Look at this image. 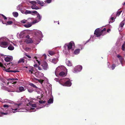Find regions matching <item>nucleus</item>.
<instances>
[{
  "label": "nucleus",
  "instance_id": "nucleus-43",
  "mask_svg": "<svg viewBox=\"0 0 125 125\" xmlns=\"http://www.w3.org/2000/svg\"><path fill=\"white\" fill-rule=\"evenodd\" d=\"M45 102L46 101H45L40 100L39 101V102L41 104H44Z\"/></svg>",
  "mask_w": 125,
  "mask_h": 125
},
{
  "label": "nucleus",
  "instance_id": "nucleus-30",
  "mask_svg": "<svg viewBox=\"0 0 125 125\" xmlns=\"http://www.w3.org/2000/svg\"><path fill=\"white\" fill-rule=\"evenodd\" d=\"M58 61V59H52V62L55 64L57 63Z\"/></svg>",
  "mask_w": 125,
  "mask_h": 125
},
{
  "label": "nucleus",
  "instance_id": "nucleus-40",
  "mask_svg": "<svg viewBox=\"0 0 125 125\" xmlns=\"http://www.w3.org/2000/svg\"><path fill=\"white\" fill-rule=\"evenodd\" d=\"M29 85H30L31 86H32L34 88H36L37 87L33 83H31L29 84Z\"/></svg>",
  "mask_w": 125,
  "mask_h": 125
},
{
  "label": "nucleus",
  "instance_id": "nucleus-27",
  "mask_svg": "<svg viewBox=\"0 0 125 125\" xmlns=\"http://www.w3.org/2000/svg\"><path fill=\"white\" fill-rule=\"evenodd\" d=\"M80 49L75 50L74 52V54L75 55L78 54L80 52Z\"/></svg>",
  "mask_w": 125,
  "mask_h": 125
},
{
  "label": "nucleus",
  "instance_id": "nucleus-51",
  "mask_svg": "<svg viewBox=\"0 0 125 125\" xmlns=\"http://www.w3.org/2000/svg\"><path fill=\"white\" fill-rule=\"evenodd\" d=\"M12 44L15 46L16 47L17 46V45L16 43H13L12 42H11Z\"/></svg>",
  "mask_w": 125,
  "mask_h": 125
},
{
  "label": "nucleus",
  "instance_id": "nucleus-32",
  "mask_svg": "<svg viewBox=\"0 0 125 125\" xmlns=\"http://www.w3.org/2000/svg\"><path fill=\"white\" fill-rule=\"evenodd\" d=\"M24 59L23 58H21L18 62V63H23L24 62Z\"/></svg>",
  "mask_w": 125,
  "mask_h": 125
},
{
  "label": "nucleus",
  "instance_id": "nucleus-15",
  "mask_svg": "<svg viewBox=\"0 0 125 125\" xmlns=\"http://www.w3.org/2000/svg\"><path fill=\"white\" fill-rule=\"evenodd\" d=\"M72 83L70 79L67 80L65 83L63 84V86H70L72 85Z\"/></svg>",
  "mask_w": 125,
  "mask_h": 125
},
{
  "label": "nucleus",
  "instance_id": "nucleus-7",
  "mask_svg": "<svg viewBox=\"0 0 125 125\" xmlns=\"http://www.w3.org/2000/svg\"><path fill=\"white\" fill-rule=\"evenodd\" d=\"M66 70L67 72V69L65 68V67L63 66H59L57 67L55 71V75L56 76H57L58 75L57 74L61 70H63L65 71Z\"/></svg>",
  "mask_w": 125,
  "mask_h": 125
},
{
  "label": "nucleus",
  "instance_id": "nucleus-55",
  "mask_svg": "<svg viewBox=\"0 0 125 125\" xmlns=\"http://www.w3.org/2000/svg\"><path fill=\"white\" fill-rule=\"evenodd\" d=\"M54 80H55L56 82H59V79L58 78H55L54 79Z\"/></svg>",
  "mask_w": 125,
  "mask_h": 125
},
{
  "label": "nucleus",
  "instance_id": "nucleus-36",
  "mask_svg": "<svg viewBox=\"0 0 125 125\" xmlns=\"http://www.w3.org/2000/svg\"><path fill=\"white\" fill-rule=\"evenodd\" d=\"M34 59H35V60H36V61L39 64V65H40L41 64L40 61L39 60H38V58H37L36 56L34 57Z\"/></svg>",
  "mask_w": 125,
  "mask_h": 125
},
{
  "label": "nucleus",
  "instance_id": "nucleus-1",
  "mask_svg": "<svg viewBox=\"0 0 125 125\" xmlns=\"http://www.w3.org/2000/svg\"><path fill=\"white\" fill-rule=\"evenodd\" d=\"M2 102L3 103H9L12 104L10 106L11 108L10 109V111L13 113L17 112H26L28 110L30 112H34L36 111V109H39V108H37L36 104H31L30 103L27 104L25 107H23L22 104H17L13 101L7 99H4Z\"/></svg>",
  "mask_w": 125,
  "mask_h": 125
},
{
  "label": "nucleus",
  "instance_id": "nucleus-33",
  "mask_svg": "<svg viewBox=\"0 0 125 125\" xmlns=\"http://www.w3.org/2000/svg\"><path fill=\"white\" fill-rule=\"evenodd\" d=\"M59 75L61 76H65L66 75L65 73L63 72H62L60 73H59Z\"/></svg>",
  "mask_w": 125,
  "mask_h": 125
},
{
  "label": "nucleus",
  "instance_id": "nucleus-62",
  "mask_svg": "<svg viewBox=\"0 0 125 125\" xmlns=\"http://www.w3.org/2000/svg\"><path fill=\"white\" fill-rule=\"evenodd\" d=\"M37 93L38 94H39L40 93V91H37Z\"/></svg>",
  "mask_w": 125,
  "mask_h": 125
},
{
  "label": "nucleus",
  "instance_id": "nucleus-9",
  "mask_svg": "<svg viewBox=\"0 0 125 125\" xmlns=\"http://www.w3.org/2000/svg\"><path fill=\"white\" fill-rule=\"evenodd\" d=\"M34 14H36L37 16V20H35L33 21V23H36L40 21L41 20L42 16L40 15L39 13L37 12V13H34Z\"/></svg>",
  "mask_w": 125,
  "mask_h": 125
},
{
  "label": "nucleus",
  "instance_id": "nucleus-39",
  "mask_svg": "<svg viewBox=\"0 0 125 125\" xmlns=\"http://www.w3.org/2000/svg\"><path fill=\"white\" fill-rule=\"evenodd\" d=\"M27 20L30 21V22H32L34 20V19L33 18H29Z\"/></svg>",
  "mask_w": 125,
  "mask_h": 125
},
{
  "label": "nucleus",
  "instance_id": "nucleus-23",
  "mask_svg": "<svg viewBox=\"0 0 125 125\" xmlns=\"http://www.w3.org/2000/svg\"><path fill=\"white\" fill-rule=\"evenodd\" d=\"M10 114L9 113L7 112H3L2 111L0 112V117L6 115H8Z\"/></svg>",
  "mask_w": 125,
  "mask_h": 125
},
{
  "label": "nucleus",
  "instance_id": "nucleus-57",
  "mask_svg": "<svg viewBox=\"0 0 125 125\" xmlns=\"http://www.w3.org/2000/svg\"><path fill=\"white\" fill-rule=\"evenodd\" d=\"M111 19L112 21H114V18L113 17H112L111 18Z\"/></svg>",
  "mask_w": 125,
  "mask_h": 125
},
{
  "label": "nucleus",
  "instance_id": "nucleus-34",
  "mask_svg": "<svg viewBox=\"0 0 125 125\" xmlns=\"http://www.w3.org/2000/svg\"><path fill=\"white\" fill-rule=\"evenodd\" d=\"M33 89L31 88H29L28 89V91L30 93H32L33 91Z\"/></svg>",
  "mask_w": 125,
  "mask_h": 125
},
{
  "label": "nucleus",
  "instance_id": "nucleus-16",
  "mask_svg": "<svg viewBox=\"0 0 125 125\" xmlns=\"http://www.w3.org/2000/svg\"><path fill=\"white\" fill-rule=\"evenodd\" d=\"M43 68L44 70H46L48 68V66L47 63L46 62H44L42 65Z\"/></svg>",
  "mask_w": 125,
  "mask_h": 125
},
{
  "label": "nucleus",
  "instance_id": "nucleus-59",
  "mask_svg": "<svg viewBox=\"0 0 125 125\" xmlns=\"http://www.w3.org/2000/svg\"><path fill=\"white\" fill-rule=\"evenodd\" d=\"M110 29H108L107 30V32H109L110 31Z\"/></svg>",
  "mask_w": 125,
  "mask_h": 125
},
{
  "label": "nucleus",
  "instance_id": "nucleus-18",
  "mask_svg": "<svg viewBox=\"0 0 125 125\" xmlns=\"http://www.w3.org/2000/svg\"><path fill=\"white\" fill-rule=\"evenodd\" d=\"M32 22H28L26 24H24V26L26 28H29L31 27L32 25V24H34V23H33Z\"/></svg>",
  "mask_w": 125,
  "mask_h": 125
},
{
  "label": "nucleus",
  "instance_id": "nucleus-56",
  "mask_svg": "<svg viewBox=\"0 0 125 125\" xmlns=\"http://www.w3.org/2000/svg\"><path fill=\"white\" fill-rule=\"evenodd\" d=\"M26 55L29 58H31V57L30 55H28L26 54Z\"/></svg>",
  "mask_w": 125,
  "mask_h": 125
},
{
  "label": "nucleus",
  "instance_id": "nucleus-29",
  "mask_svg": "<svg viewBox=\"0 0 125 125\" xmlns=\"http://www.w3.org/2000/svg\"><path fill=\"white\" fill-rule=\"evenodd\" d=\"M37 3L38 4H40L41 6H43V4H44V2L43 1H40L38 0H36Z\"/></svg>",
  "mask_w": 125,
  "mask_h": 125
},
{
  "label": "nucleus",
  "instance_id": "nucleus-28",
  "mask_svg": "<svg viewBox=\"0 0 125 125\" xmlns=\"http://www.w3.org/2000/svg\"><path fill=\"white\" fill-rule=\"evenodd\" d=\"M34 80L36 81H37L39 82L41 84H42L43 80H40L39 79H38L36 78H34Z\"/></svg>",
  "mask_w": 125,
  "mask_h": 125
},
{
  "label": "nucleus",
  "instance_id": "nucleus-37",
  "mask_svg": "<svg viewBox=\"0 0 125 125\" xmlns=\"http://www.w3.org/2000/svg\"><path fill=\"white\" fill-rule=\"evenodd\" d=\"M22 5L21 4L19 5L17 7V9L18 10H20L22 9Z\"/></svg>",
  "mask_w": 125,
  "mask_h": 125
},
{
  "label": "nucleus",
  "instance_id": "nucleus-21",
  "mask_svg": "<svg viewBox=\"0 0 125 125\" xmlns=\"http://www.w3.org/2000/svg\"><path fill=\"white\" fill-rule=\"evenodd\" d=\"M116 56L119 58L121 64H122V66H123L122 62L124 60L123 57L119 54L117 55Z\"/></svg>",
  "mask_w": 125,
  "mask_h": 125
},
{
  "label": "nucleus",
  "instance_id": "nucleus-11",
  "mask_svg": "<svg viewBox=\"0 0 125 125\" xmlns=\"http://www.w3.org/2000/svg\"><path fill=\"white\" fill-rule=\"evenodd\" d=\"M30 3L32 4L31 7L32 9L37 10L39 9L38 7L36 5L37 2L35 1H30Z\"/></svg>",
  "mask_w": 125,
  "mask_h": 125
},
{
  "label": "nucleus",
  "instance_id": "nucleus-60",
  "mask_svg": "<svg viewBox=\"0 0 125 125\" xmlns=\"http://www.w3.org/2000/svg\"><path fill=\"white\" fill-rule=\"evenodd\" d=\"M37 64H35L34 65V67H37Z\"/></svg>",
  "mask_w": 125,
  "mask_h": 125
},
{
  "label": "nucleus",
  "instance_id": "nucleus-20",
  "mask_svg": "<svg viewBox=\"0 0 125 125\" xmlns=\"http://www.w3.org/2000/svg\"><path fill=\"white\" fill-rule=\"evenodd\" d=\"M13 59V58L11 56H7L5 57L4 60L5 61L8 62L11 61Z\"/></svg>",
  "mask_w": 125,
  "mask_h": 125
},
{
  "label": "nucleus",
  "instance_id": "nucleus-13",
  "mask_svg": "<svg viewBox=\"0 0 125 125\" xmlns=\"http://www.w3.org/2000/svg\"><path fill=\"white\" fill-rule=\"evenodd\" d=\"M25 35V31H23L20 33H18L17 34V36L19 38H22Z\"/></svg>",
  "mask_w": 125,
  "mask_h": 125
},
{
  "label": "nucleus",
  "instance_id": "nucleus-12",
  "mask_svg": "<svg viewBox=\"0 0 125 125\" xmlns=\"http://www.w3.org/2000/svg\"><path fill=\"white\" fill-rule=\"evenodd\" d=\"M53 102V98H51L50 99L48 100V103L46 105H41V106L39 107V109H40L41 108H43L44 107H45V106H46V105H49L51 104H52Z\"/></svg>",
  "mask_w": 125,
  "mask_h": 125
},
{
  "label": "nucleus",
  "instance_id": "nucleus-6",
  "mask_svg": "<svg viewBox=\"0 0 125 125\" xmlns=\"http://www.w3.org/2000/svg\"><path fill=\"white\" fill-rule=\"evenodd\" d=\"M67 47L68 50H73L74 48V42L71 41L68 44H65L64 46L65 49Z\"/></svg>",
  "mask_w": 125,
  "mask_h": 125
},
{
  "label": "nucleus",
  "instance_id": "nucleus-45",
  "mask_svg": "<svg viewBox=\"0 0 125 125\" xmlns=\"http://www.w3.org/2000/svg\"><path fill=\"white\" fill-rule=\"evenodd\" d=\"M27 21V20H22L21 21V23H22L23 24H24Z\"/></svg>",
  "mask_w": 125,
  "mask_h": 125
},
{
  "label": "nucleus",
  "instance_id": "nucleus-10",
  "mask_svg": "<svg viewBox=\"0 0 125 125\" xmlns=\"http://www.w3.org/2000/svg\"><path fill=\"white\" fill-rule=\"evenodd\" d=\"M82 69L81 65H78L75 67L73 71L74 73H76L80 71Z\"/></svg>",
  "mask_w": 125,
  "mask_h": 125
},
{
  "label": "nucleus",
  "instance_id": "nucleus-50",
  "mask_svg": "<svg viewBox=\"0 0 125 125\" xmlns=\"http://www.w3.org/2000/svg\"><path fill=\"white\" fill-rule=\"evenodd\" d=\"M3 106L4 108H8L9 107V106L7 104H4L3 105Z\"/></svg>",
  "mask_w": 125,
  "mask_h": 125
},
{
  "label": "nucleus",
  "instance_id": "nucleus-64",
  "mask_svg": "<svg viewBox=\"0 0 125 125\" xmlns=\"http://www.w3.org/2000/svg\"><path fill=\"white\" fill-rule=\"evenodd\" d=\"M123 5H125V2L123 3Z\"/></svg>",
  "mask_w": 125,
  "mask_h": 125
},
{
  "label": "nucleus",
  "instance_id": "nucleus-49",
  "mask_svg": "<svg viewBox=\"0 0 125 125\" xmlns=\"http://www.w3.org/2000/svg\"><path fill=\"white\" fill-rule=\"evenodd\" d=\"M31 49L30 48H28V47H27V48H25V50L27 51V52H28L29 51H30V50Z\"/></svg>",
  "mask_w": 125,
  "mask_h": 125
},
{
  "label": "nucleus",
  "instance_id": "nucleus-8",
  "mask_svg": "<svg viewBox=\"0 0 125 125\" xmlns=\"http://www.w3.org/2000/svg\"><path fill=\"white\" fill-rule=\"evenodd\" d=\"M35 35L37 38H38V39L37 40L36 38L35 39L36 41L39 42L40 37L42 36V35L41 31L38 30H36L34 31Z\"/></svg>",
  "mask_w": 125,
  "mask_h": 125
},
{
  "label": "nucleus",
  "instance_id": "nucleus-44",
  "mask_svg": "<svg viewBox=\"0 0 125 125\" xmlns=\"http://www.w3.org/2000/svg\"><path fill=\"white\" fill-rule=\"evenodd\" d=\"M116 66L114 64H113L111 66V69L112 70H113L116 67Z\"/></svg>",
  "mask_w": 125,
  "mask_h": 125
},
{
  "label": "nucleus",
  "instance_id": "nucleus-61",
  "mask_svg": "<svg viewBox=\"0 0 125 125\" xmlns=\"http://www.w3.org/2000/svg\"><path fill=\"white\" fill-rule=\"evenodd\" d=\"M116 61H117V65H118V60L117 59H116Z\"/></svg>",
  "mask_w": 125,
  "mask_h": 125
},
{
  "label": "nucleus",
  "instance_id": "nucleus-2",
  "mask_svg": "<svg viewBox=\"0 0 125 125\" xmlns=\"http://www.w3.org/2000/svg\"><path fill=\"white\" fill-rule=\"evenodd\" d=\"M18 79L17 78L15 79H8L2 82L1 84V88L2 89L8 91L9 92H13L14 91L11 89H9V88L6 87L5 85L8 84L9 83H10L13 84V83H16V80Z\"/></svg>",
  "mask_w": 125,
  "mask_h": 125
},
{
  "label": "nucleus",
  "instance_id": "nucleus-22",
  "mask_svg": "<svg viewBox=\"0 0 125 125\" xmlns=\"http://www.w3.org/2000/svg\"><path fill=\"white\" fill-rule=\"evenodd\" d=\"M66 79L64 78L62 79H61L59 81V83L62 85L63 86V85L65 83V82L66 81Z\"/></svg>",
  "mask_w": 125,
  "mask_h": 125
},
{
  "label": "nucleus",
  "instance_id": "nucleus-14",
  "mask_svg": "<svg viewBox=\"0 0 125 125\" xmlns=\"http://www.w3.org/2000/svg\"><path fill=\"white\" fill-rule=\"evenodd\" d=\"M25 90V88H24L23 86H21L19 87L18 89L16 91L18 93L24 91Z\"/></svg>",
  "mask_w": 125,
  "mask_h": 125
},
{
  "label": "nucleus",
  "instance_id": "nucleus-38",
  "mask_svg": "<svg viewBox=\"0 0 125 125\" xmlns=\"http://www.w3.org/2000/svg\"><path fill=\"white\" fill-rule=\"evenodd\" d=\"M48 52V53L51 55H52L54 54V52L52 51H49Z\"/></svg>",
  "mask_w": 125,
  "mask_h": 125
},
{
  "label": "nucleus",
  "instance_id": "nucleus-42",
  "mask_svg": "<svg viewBox=\"0 0 125 125\" xmlns=\"http://www.w3.org/2000/svg\"><path fill=\"white\" fill-rule=\"evenodd\" d=\"M125 42L122 45V50L124 51L125 50Z\"/></svg>",
  "mask_w": 125,
  "mask_h": 125
},
{
  "label": "nucleus",
  "instance_id": "nucleus-17",
  "mask_svg": "<svg viewBox=\"0 0 125 125\" xmlns=\"http://www.w3.org/2000/svg\"><path fill=\"white\" fill-rule=\"evenodd\" d=\"M37 11H33L26 10L25 11V14H31L32 15H34V13H37Z\"/></svg>",
  "mask_w": 125,
  "mask_h": 125
},
{
  "label": "nucleus",
  "instance_id": "nucleus-25",
  "mask_svg": "<svg viewBox=\"0 0 125 125\" xmlns=\"http://www.w3.org/2000/svg\"><path fill=\"white\" fill-rule=\"evenodd\" d=\"M28 69L29 73L31 74H32L33 71V67H28Z\"/></svg>",
  "mask_w": 125,
  "mask_h": 125
},
{
  "label": "nucleus",
  "instance_id": "nucleus-46",
  "mask_svg": "<svg viewBox=\"0 0 125 125\" xmlns=\"http://www.w3.org/2000/svg\"><path fill=\"white\" fill-rule=\"evenodd\" d=\"M7 64H8V65L9 66H10V68H11V67L13 65V64L11 62H10Z\"/></svg>",
  "mask_w": 125,
  "mask_h": 125
},
{
  "label": "nucleus",
  "instance_id": "nucleus-26",
  "mask_svg": "<svg viewBox=\"0 0 125 125\" xmlns=\"http://www.w3.org/2000/svg\"><path fill=\"white\" fill-rule=\"evenodd\" d=\"M8 49L11 51L13 50L14 49V47L11 44H10L8 48Z\"/></svg>",
  "mask_w": 125,
  "mask_h": 125
},
{
  "label": "nucleus",
  "instance_id": "nucleus-35",
  "mask_svg": "<svg viewBox=\"0 0 125 125\" xmlns=\"http://www.w3.org/2000/svg\"><path fill=\"white\" fill-rule=\"evenodd\" d=\"M125 20H124L123 21L120 23V26L121 27H122L124 25L125 23Z\"/></svg>",
  "mask_w": 125,
  "mask_h": 125
},
{
  "label": "nucleus",
  "instance_id": "nucleus-24",
  "mask_svg": "<svg viewBox=\"0 0 125 125\" xmlns=\"http://www.w3.org/2000/svg\"><path fill=\"white\" fill-rule=\"evenodd\" d=\"M66 63L67 66H71L72 65V64L71 62L67 59L66 60Z\"/></svg>",
  "mask_w": 125,
  "mask_h": 125
},
{
  "label": "nucleus",
  "instance_id": "nucleus-19",
  "mask_svg": "<svg viewBox=\"0 0 125 125\" xmlns=\"http://www.w3.org/2000/svg\"><path fill=\"white\" fill-rule=\"evenodd\" d=\"M25 42L27 43H31L33 42L31 38L29 37L27 38H27L26 39Z\"/></svg>",
  "mask_w": 125,
  "mask_h": 125
},
{
  "label": "nucleus",
  "instance_id": "nucleus-63",
  "mask_svg": "<svg viewBox=\"0 0 125 125\" xmlns=\"http://www.w3.org/2000/svg\"><path fill=\"white\" fill-rule=\"evenodd\" d=\"M28 68V67H27V66H26V67H24V68Z\"/></svg>",
  "mask_w": 125,
  "mask_h": 125
},
{
  "label": "nucleus",
  "instance_id": "nucleus-47",
  "mask_svg": "<svg viewBox=\"0 0 125 125\" xmlns=\"http://www.w3.org/2000/svg\"><path fill=\"white\" fill-rule=\"evenodd\" d=\"M122 11H117V13L116 15L117 16H119L121 13V12H122Z\"/></svg>",
  "mask_w": 125,
  "mask_h": 125
},
{
  "label": "nucleus",
  "instance_id": "nucleus-53",
  "mask_svg": "<svg viewBox=\"0 0 125 125\" xmlns=\"http://www.w3.org/2000/svg\"><path fill=\"white\" fill-rule=\"evenodd\" d=\"M52 0H47L46 1L48 3H50L51 2Z\"/></svg>",
  "mask_w": 125,
  "mask_h": 125
},
{
  "label": "nucleus",
  "instance_id": "nucleus-48",
  "mask_svg": "<svg viewBox=\"0 0 125 125\" xmlns=\"http://www.w3.org/2000/svg\"><path fill=\"white\" fill-rule=\"evenodd\" d=\"M13 23V22L12 21H8L7 22V23L6 24V25H10V24H11L12 23Z\"/></svg>",
  "mask_w": 125,
  "mask_h": 125
},
{
  "label": "nucleus",
  "instance_id": "nucleus-54",
  "mask_svg": "<svg viewBox=\"0 0 125 125\" xmlns=\"http://www.w3.org/2000/svg\"><path fill=\"white\" fill-rule=\"evenodd\" d=\"M1 15L3 17V18H4V19L5 20L7 19V18L4 15H3L2 14H1Z\"/></svg>",
  "mask_w": 125,
  "mask_h": 125
},
{
  "label": "nucleus",
  "instance_id": "nucleus-3",
  "mask_svg": "<svg viewBox=\"0 0 125 125\" xmlns=\"http://www.w3.org/2000/svg\"><path fill=\"white\" fill-rule=\"evenodd\" d=\"M10 43L9 40L7 38L3 37L0 38V46L1 47L4 48H6Z\"/></svg>",
  "mask_w": 125,
  "mask_h": 125
},
{
  "label": "nucleus",
  "instance_id": "nucleus-4",
  "mask_svg": "<svg viewBox=\"0 0 125 125\" xmlns=\"http://www.w3.org/2000/svg\"><path fill=\"white\" fill-rule=\"evenodd\" d=\"M94 35H95V37H94L93 36L91 35V36L90 39L89 40L87 41V43L90 40L92 41V42H93L95 39L96 37H99L101 35H104V34H102L101 31H100V29L98 28L96 29L95 30L94 32Z\"/></svg>",
  "mask_w": 125,
  "mask_h": 125
},
{
  "label": "nucleus",
  "instance_id": "nucleus-5",
  "mask_svg": "<svg viewBox=\"0 0 125 125\" xmlns=\"http://www.w3.org/2000/svg\"><path fill=\"white\" fill-rule=\"evenodd\" d=\"M5 66H4L3 64L0 62V66L2 68V69L6 72H12L13 73H16L19 72V71L18 70H9L10 69V67L8 65V64L6 65L5 64Z\"/></svg>",
  "mask_w": 125,
  "mask_h": 125
},
{
  "label": "nucleus",
  "instance_id": "nucleus-31",
  "mask_svg": "<svg viewBox=\"0 0 125 125\" xmlns=\"http://www.w3.org/2000/svg\"><path fill=\"white\" fill-rule=\"evenodd\" d=\"M13 15L15 17H17L18 16V13L17 12H13L12 13Z\"/></svg>",
  "mask_w": 125,
  "mask_h": 125
},
{
  "label": "nucleus",
  "instance_id": "nucleus-41",
  "mask_svg": "<svg viewBox=\"0 0 125 125\" xmlns=\"http://www.w3.org/2000/svg\"><path fill=\"white\" fill-rule=\"evenodd\" d=\"M106 29L105 28H104L103 30H102L101 31V32L102 33V34H104V33H105V32L106 31Z\"/></svg>",
  "mask_w": 125,
  "mask_h": 125
},
{
  "label": "nucleus",
  "instance_id": "nucleus-58",
  "mask_svg": "<svg viewBox=\"0 0 125 125\" xmlns=\"http://www.w3.org/2000/svg\"><path fill=\"white\" fill-rule=\"evenodd\" d=\"M38 69L39 70H41V68L40 66H38Z\"/></svg>",
  "mask_w": 125,
  "mask_h": 125
},
{
  "label": "nucleus",
  "instance_id": "nucleus-52",
  "mask_svg": "<svg viewBox=\"0 0 125 125\" xmlns=\"http://www.w3.org/2000/svg\"><path fill=\"white\" fill-rule=\"evenodd\" d=\"M20 11L22 13L25 14V12H24L23 10H22V9H21Z\"/></svg>",
  "mask_w": 125,
  "mask_h": 125
}]
</instances>
